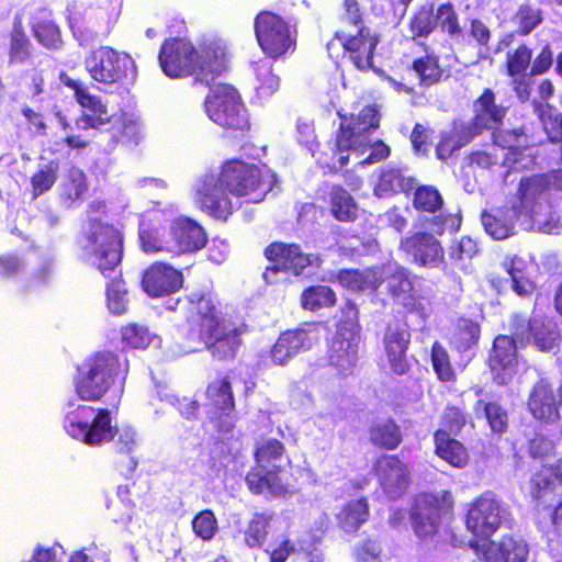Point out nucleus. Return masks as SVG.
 I'll use <instances>...</instances> for the list:
<instances>
[{"mask_svg": "<svg viewBox=\"0 0 562 562\" xmlns=\"http://www.w3.org/2000/svg\"><path fill=\"white\" fill-rule=\"evenodd\" d=\"M64 429L74 439L90 446H102L115 434V447L121 453H131L137 443L134 428L126 426L114 431L109 409L69 402L64 417Z\"/></svg>", "mask_w": 562, "mask_h": 562, "instance_id": "nucleus-1", "label": "nucleus"}, {"mask_svg": "<svg viewBox=\"0 0 562 562\" xmlns=\"http://www.w3.org/2000/svg\"><path fill=\"white\" fill-rule=\"evenodd\" d=\"M128 361L117 353H87L76 363L74 385L82 401H100L111 389L117 397L124 390Z\"/></svg>", "mask_w": 562, "mask_h": 562, "instance_id": "nucleus-2", "label": "nucleus"}, {"mask_svg": "<svg viewBox=\"0 0 562 562\" xmlns=\"http://www.w3.org/2000/svg\"><path fill=\"white\" fill-rule=\"evenodd\" d=\"M186 319L189 331L211 351H236L243 341L241 327L225 329L212 293L194 291L186 295Z\"/></svg>", "mask_w": 562, "mask_h": 562, "instance_id": "nucleus-3", "label": "nucleus"}, {"mask_svg": "<svg viewBox=\"0 0 562 562\" xmlns=\"http://www.w3.org/2000/svg\"><path fill=\"white\" fill-rule=\"evenodd\" d=\"M138 236L140 246L146 254L167 252L172 256L193 254L202 250L207 244V234L196 221L180 216L170 226H161L154 221L139 223Z\"/></svg>", "mask_w": 562, "mask_h": 562, "instance_id": "nucleus-4", "label": "nucleus"}, {"mask_svg": "<svg viewBox=\"0 0 562 562\" xmlns=\"http://www.w3.org/2000/svg\"><path fill=\"white\" fill-rule=\"evenodd\" d=\"M401 64L405 72L400 75V79L386 77L389 85L398 93L414 95L417 87L429 89L450 77V71L441 63L440 55L424 42H413L403 53Z\"/></svg>", "mask_w": 562, "mask_h": 562, "instance_id": "nucleus-5", "label": "nucleus"}, {"mask_svg": "<svg viewBox=\"0 0 562 562\" xmlns=\"http://www.w3.org/2000/svg\"><path fill=\"white\" fill-rule=\"evenodd\" d=\"M233 196H251L250 202L259 203L277 184L276 173L265 165L229 158L222 162L216 173Z\"/></svg>", "mask_w": 562, "mask_h": 562, "instance_id": "nucleus-6", "label": "nucleus"}, {"mask_svg": "<svg viewBox=\"0 0 562 562\" xmlns=\"http://www.w3.org/2000/svg\"><path fill=\"white\" fill-rule=\"evenodd\" d=\"M204 109L211 121L221 126L228 138L249 136V114L238 90L231 85L216 86L205 98Z\"/></svg>", "mask_w": 562, "mask_h": 562, "instance_id": "nucleus-7", "label": "nucleus"}, {"mask_svg": "<svg viewBox=\"0 0 562 562\" xmlns=\"http://www.w3.org/2000/svg\"><path fill=\"white\" fill-rule=\"evenodd\" d=\"M80 244L82 250L94 259L104 277L122 261L123 235L111 224L90 221L88 229L80 237Z\"/></svg>", "mask_w": 562, "mask_h": 562, "instance_id": "nucleus-8", "label": "nucleus"}, {"mask_svg": "<svg viewBox=\"0 0 562 562\" xmlns=\"http://www.w3.org/2000/svg\"><path fill=\"white\" fill-rule=\"evenodd\" d=\"M342 121L335 133L334 153L339 154V168L345 167L350 150L363 154L368 149L369 134L380 126V113L375 105L363 106L358 114L341 116Z\"/></svg>", "mask_w": 562, "mask_h": 562, "instance_id": "nucleus-9", "label": "nucleus"}, {"mask_svg": "<svg viewBox=\"0 0 562 562\" xmlns=\"http://www.w3.org/2000/svg\"><path fill=\"white\" fill-rule=\"evenodd\" d=\"M257 43L266 56L280 59L296 49L297 31L271 11L259 12L254 21Z\"/></svg>", "mask_w": 562, "mask_h": 562, "instance_id": "nucleus-10", "label": "nucleus"}, {"mask_svg": "<svg viewBox=\"0 0 562 562\" xmlns=\"http://www.w3.org/2000/svg\"><path fill=\"white\" fill-rule=\"evenodd\" d=\"M418 279V276L400 265L379 270V288L384 284L386 294L394 303L401 304L406 314H416L425 319L428 316L425 297L416 293L414 288Z\"/></svg>", "mask_w": 562, "mask_h": 562, "instance_id": "nucleus-11", "label": "nucleus"}, {"mask_svg": "<svg viewBox=\"0 0 562 562\" xmlns=\"http://www.w3.org/2000/svg\"><path fill=\"white\" fill-rule=\"evenodd\" d=\"M265 258L271 263L268 266L262 278L267 284H272V277L279 272L291 273L301 277L304 270L311 266L321 267L322 258L318 255L303 252L300 245L283 241L270 243L263 250Z\"/></svg>", "mask_w": 562, "mask_h": 562, "instance_id": "nucleus-12", "label": "nucleus"}, {"mask_svg": "<svg viewBox=\"0 0 562 562\" xmlns=\"http://www.w3.org/2000/svg\"><path fill=\"white\" fill-rule=\"evenodd\" d=\"M226 186L214 172L198 178L193 186V203L198 210L209 217L226 222L239 205L232 199Z\"/></svg>", "mask_w": 562, "mask_h": 562, "instance_id": "nucleus-13", "label": "nucleus"}, {"mask_svg": "<svg viewBox=\"0 0 562 562\" xmlns=\"http://www.w3.org/2000/svg\"><path fill=\"white\" fill-rule=\"evenodd\" d=\"M83 65L92 80L112 86L123 83L128 78L134 61L127 54L110 46H100L86 56Z\"/></svg>", "mask_w": 562, "mask_h": 562, "instance_id": "nucleus-14", "label": "nucleus"}, {"mask_svg": "<svg viewBox=\"0 0 562 562\" xmlns=\"http://www.w3.org/2000/svg\"><path fill=\"white\" fill-rule=\"evenodd\" d=\"M198 48L186 37H168L158 50V64L162 72L172 79L194 75Z\"/></svg>", "mask_w": 562, "mask_h": 562, "instance_id": "nucleus-15", "label": "nucleus"}, {"mask_svg": "<svg viewBox=\"0 0 562 562\" xmlns=\"http://www.w3.org/2000/svg\"><path fill=\"white\" fill-rule=\"evenodd\" d=\"M334 37L340 42L345 55L357 69L366 71L373 68L374 53L380 42L374 31L370 27H361L356 32L338 30Z\"/></svg>", "mask_w": 562, "mask_h": 562, "instance_id": "nucleus-16", "label": "nucleus"}, {"mask_svg": "<svg viewBox=\"0 0 562 562\" xmlns=\"http://www.w3.org/2000/svg\"><path fill=\"white\" fill-rule=\"evenodd\" d=\"M59 81L66 88L74 91L75 100L81 108L91 112L90 114L82 113L75 120V127L78 131L98 130L100 126L108 123L106 105L102 103L99 97L91 94L82 82L72 79L65 71L59 74Z\"/></svg>", "mask_w": 562, "mask_h": 562, "instance_id": "nucleus-17", "label": "nucleus"}, {"mask_svg": "<svg viewBox=\"0 0 562 562\" xmlns=\"http://www.w3.org/2000/svg\"><path fill=\"white\" fill-rule=\"evenodd\" d=\"M506 517V509L502 503L491 494H483L469 508L467 528L474 536L491 537Z\"/></svg>", "mask_w": 562, "mask_h": 562, "instance_id": "nucleus-18", "label": "nucleus"}, {"mask_svg": "<svg viewBox=\"0 0 562 562\" xmlns=\"http://www.w3.org/2000/svg\"><path fill=\"white\" fill-rule=\"evenodd\" d=\"M400 249L418 267L437 268L445 261L443 247L427 232H416L402 238Z\"/></svg>", "mask_w": 562, "mask_h": 562, "instance_id": "nucleus-19", "label": "nucleus"}, {"mask_svg": "<svg viewBox=\"0 0 562 562\" xmlns=\"http://www.w3.org/2000/svg\"><path fill=\"white\" fill-rule=\"evenodd\" d=\"M228 52L220 41L202 43L198 48V58L194 65L196 81L211 85L215 79L228 71Z\"/></svg>", "mask_w": 562, "mask_h": 562, "instance_id": "nucleus-20", "label": "nucleus"}, {"mask_svg": "<svg viewBox=\"0 0 562 562\" xmlns=\"http://www.w3.org/2000/svg\"><path fill=\"white\" fill-rule=\"evenodd\" d=\"M142 285L150 297L167 296L182 288L183 274L169 263L156 261L145 270Z\"/></svg>", "mask_w": 562, "mask_h": 562, "instance_id": "nucleus-21", "label": "nucleus"}, {"mask_svg": "<svg viewBox=\"0 0 562 562\" xmlns=\"http://www.w3.org/2000/svg\"><path fill=\"white\" fill-rule=\"evenodd\" d=\"M206 397L209 405L214 408L211 418L214 419L217 429L228 432L236 422L231 382L227 379H221L210 383L206 389Z\"/></svg>", "mask_w": 562, "mask_h": 562, "instance_id": "nucleus-22", "label": "nucleus"}, {"mask_svg": "<svg viewBox=\"0 0 562 562\" xmlns=\"http://www.w3.org/2000/svg\"><path fill=\"white\" fill-rule=\"evenodd\" d=\"M378 481L390 498H397L409 484V470L396 456L384 454L374 463Z\"/></svg>", "mask_w": 562, "mask_h": 562, "instance_id": "nucleus-23", "label": "nucleus"}, {"mask_svg": "<svg viewBox=\"0 0 562 562\" xmlns=\"http://www.w3.org/2000/svg\"><path fill=\"white\" fill-rule=\"evenodd\" d=\"M443 512V499L437 495L427 493L418 495L412 513L413 526L417 536L434 535L438 530Z\"/></svg>", "mask_w": 562, "mask_h": 562, "instance_id": "nucleus-24", "label": "nucleus"}, {"mask_svg": "<svg viewBox=\"0 0 562 562\" xmlns=\"http://www.w3.org/2000/svg\"><path fill=\"white\" fill-rule=\"evenodd\" d=\"M473 117L471 121L477 128L495 131L502 127L507 115L508 108L496 102L495 92L485 88L473 101Z\"/></svg>", "mask_w": 562, "mask_h": 562, "instance_id": "nucleus-25", "label": "nucleus"}, {"mask_svg": "<svg viewBox=\"0 0 562 562\" xmlns=\"http://www.w3.org/2000/svg\"><path fill=\"white\" fill-rule=\"evenodd\" d=\"M322 196L333 218L341 223H352L359 216V205L347 188L339 183L327 184Z\"/></svg>", "mask_w": 562, "mask_h": 562, "instance_id": "nucleus-26", "label": "nucleus"}, {"mask_svg": "<svg viewBox=\"0 0 562 562\" xmlns=\"http://www.w3.org/2000/svg\"><path fill=\"white\" fill-rule=\"evenodd\" d=\"M536 319L515 314L510 318L509 335H497L494 338L492 351H517L529 346L533 337Z\"/></svg>", "mask_w": 562, "mask_h": 562, "instance_id": "nucleus-27", "label": "nucleus"}, {"mask_svg": "<svg viewBox=\"0 0 562 562\" xmlns=\"http://www.w3.org/2000/svg\"><path fill=\"white\" fill-rule=\"evenodd\" d=\"M120 344L123 349L154 351L162 347V338L147 325L128 322L120 327Z\"/></svg>", "mask_w": 562, "mask_h": 562, "instance_id": "nucleus-28", "label": "nucleus"}, {"mask_svg": "<svg viewBox=\"0 0 562 562\" xmlns=\"http://www.w3.org/2000/svg\"><path fill=\"white\" fill-rule=\"evenodd\" d=\"M493 144L507 149V159L512 162H517L521 156H531L526 151L532 149L538 145L537 142L531 139L525 126L512 130H495L492 136Z\"/></svg>", "mask_w": 562, "mask_h": 562, "instance_id": "nucleus-29", "label": "nucleus"}, {"mask_svg": "<svg viewBox=\"0 0 562 562\" xmlns=\"http://www.w3.org/2000/svg\"><path fill=\"white\" fill-rule=\"evenodd\" d=\"M280 465L272 464L269 469L266 464H257L246 476V483L251 493L266 496H280L285 492L279 474Z\"/></svg>", "mask_w": 562, "mask_h": 562, "instance_id": "nucleus-30", "label": "nucleus"}, {"mask_svg": "<svg viewBox=\"0 0 562 562\" xmlns=\"http://www.w3.org/2000/svg\"><path fill=\"white\" fill-rule=\"evenodd\" d=\"M550 187L547 175L538 173L522 177L518 183L516 198L518 200L514 209L517 213H532L536 202Z\"/></svg>", "mask_w": 562, "mask_h": 562, "instance_id": "nucleus-31", "label": "nucleus"}, {"mask_svg": "<svg viewBox=\"0 0 562 562\" xmlns=\"http://www.w3.org/2000/svg\"><path fill=\"white\" fill-rule=\"evenodd\" d=\"M8 60L11 65H24L29 63L34 53L31 42L20 16H15L12 29L8 33Z\"/></svg>", "mask_w": 562, "mask_h": 562, "instance_id": "nucleus-32", "label": "nucleus"}, {"mask_svg": "<svg viewBox=\"0 0 562 562\" xmlns=\"http://www.w3.org/2000/svg\"><path fill=\"white\" fill-rule=\"evenodd\" d=\"M31 31L37 43L46 49L58 50L64 45L60 27L47 9L40 10V15L31 22Z\"/></svg>", "mask_w": 562, "mask_h": 562, "instance_id": "nucleus-33", "label": "nucleus"}, {"mask_svg": "<svg viewBox=\"0 0 562 562\" xmlns=\"http://www.w3.org/2000/svg\"><path fill=\"white\" fill-rule=\"evenodd\" d=\"M379 268L340 269L336 273L338 283L352 292H376L379 289Z\"/></svg>", "mask_w": 562, "mask_h": 562, "instance_id": "nucleus-34", "label": "nucleus"}, {"mask_svg": "<svg viewBox=\"0 0 562 562\" xmlns=\"http://www.w3.org/2000/svg\"><path fill=\"white\" fill-rule=\"evenodd\" d=\"M414 179L405 177L398 168L382 169L373 193L378 198H391L400 192H407L413 188Z\"/></svg>", "mask_w": 562, "mask_h": 562, "instance_id": "nucleus-35", "label": "nucleus"}, {"mask_svg": "<svg viewBox=\"0 0 562 562\" xmlns=\"http://www.w3.org/2000/svg\"><path fill=\"white\" fill-rule=\"evenodd\" d=\"M436 453L449 464L463 468L468 463V452L463 445L451 438L443 429H438L434 435Z\"/></svg>", "mask_w": 562, "mask_h": 562, "instance_id": "nucleus-36", "label": "nucleus"}, {"mask_svg": "<svg viewBox=\"0 0 562 562\" xmlns=\"http://www.w3.org/2000/svg\"><path fill=\"white\" fill-rule=\"evenodd\" d=\"M370 441L380 448L394 450L402 442L400 427L392 419L373 422L369 429Z\"/></svg>", "mask_w": 562, "mask_h": 562, "instance_id": "nucleus-37", "label": "nucleus"}, {"mask_svg": "<svg viewBox=\"0 0 562 562\" xmlns=\"http://www.w3.org/2000/svg\"><path fill=\"white\" fill-rule=\"evenodd\" d=\"M300 301L303 310L317 312L334 307L337 303V295L328 285H310L302 291Z\"/></svg>", "mask_w": 562, "mask_h": 562, "instance_id": "nucleus-38", "label": "nucleus"}, {"mask_svg": "<svg viewBox=\"0 0 562 562\" xmlns=\"http://www.w3.org/2000/svg\"><path fill=\"white\" fill-rule=\"evenodd\" d=\"M436 29L451 40L463 37L464 32L459 14L450 1L440 3L436 9Z\"/></svg>", "mask_w": 562, "mask_h": 562, "instance_id": "nucleus-39", "label": "nucleus"}, {"mask_svg": "<svg viewBox=\"0 0 562 562\" xmlns=\"http://www.w3.org/2000/svg\"><path fill=\"white\" fill-rule=\"evenodd\" d=\"M361 341L360 326L357 322L340 321L331 339L330 351H352Z\"/></svg>", "mask_w": 562, "mask_h": 562, "instance_id": "nucleus-40", "label": "nucleus"}, {"mask_svg": "<svg viewBox=\"0 0 562 562\" xmlns=\"http://www.w3.org/2000/svg\"><path fill=\"white\" fill-rule=\"evenodd\" d=\"M481 221L485 232L496 240H503L514 233V224L504 210L483 211Z\"/></svg>", "mask_w": 562, "mask_h": 562, "instance_id": "nucleus-41", "label": "nucleus"}, {"mask_svg": "<svg viewBox=\"0 0 562 562\" xmlns=\"http://www.w3.org/2000/svg\"><path fill=\"white\" fill-rule=\"evenodd\" d=\"M369 516L368 503L364 498L351 501L338 514V524L346 532H355Z\"/></svg>", "mask_w": 562, "mask_h": 562, "instance_id": "nucleus-42", "label": "nucleus"}, {"mask_svg": "<svg viewBox=\"0 0 562 562\" xmlns=\"http://www.w3.org/2000/svg\"><path fill=\"white\" fill-rule=\"evenodd\" d=\"M88 191L87 177L80 169L72 168L61 186L60 198L68 206H72L76 202L82 200Z\"/></svg>", "mask_w": 562, "mask_h": 562, "instance_id": "nucleus-43", "label": "nucleus"}, {"mask_svg": "<svg viewBox=\"0 0 562 562\" xmlns=\"http://www.w3.org/2000/svg\"><path fill=\"white\" fill-rule=\"evenodd\" d=\"M488 366L494 380L498 384H506L518 370V353H491Z\"/></svg>", "mask_w": 562, "mask_h": 562, "instance_id": "nucleus-44", "label": "nucleus"}, {"mask_svg": "<svg viewBox=\"0 0 562 562\" xmlns=\"http://www.w3.org/2000/svg\"><path fill=\"white\" fill-rule=\"evenodd\" d=\"M408 29L413 37H428L436 30V11L432 3L419 5L413 13Z\"/></svg>", "mask_w": 562, "mask_h": 562, "instance_id": "nucleus-45", "label": "nucleus"}, {"mask_svg": "<svg viewBox=\"0 0 562 562\" xmlns=\"http://www.w3.org/2000/svg\"><path fill=\"white\" fill-rule=\"evenodd\" d=\"M532 49L526 44H519L515 49L507 52L504 67L510 78L522 77L531 66Z\"/></svg>", "mask_w": 562, "mask_h": 562, "instance_id": "nucleus-46", "label": "nucleus"}, {"mask_svg": "<svg viewBox=\"0 0 562 562\" xmlns=\"http://www.w3.org/2000/svg\"><path fill=\"white\" fill-rule=\"evenodd\" d=\"M443 198L439 190L430 184L418 186L413 195V207L420 213H436L441 210Z\"/></svg>", "mask_w": 562, "mask_h": 562, "instance_id": "nucleus-47", "label": "nucleus"}, {"mask_svg": "<svg viewBox=\"0 0 562 562\" xmlns=\"http://www.w3.org/2000/svg\"><path fill=\"white\" fill-rule=\"evenodd\" d=\"M105 295L108 308L112 314L123 315L127 312V289L121 274L111 279L106 284Z\"/></svg>", "mask_w": 562, "mask_h": 562, "instance_id": "nucleus-48", "label": "nucleus"}, {"mask_svg": "<svg viewBox=\"0 0 562 562\" xmlns=\"http://www.w3.org/2000/svg\"><path fill=\"white\" fill-rule=\"evenodd\" d=\"M543 21L542 11L529 3H522L513 15V22L517 25L516 33L527 36L533 32Z\"/></svg>", "mask_w": 562, "mask_h": 562, "instance_id": "nucleus-49", "label": "nucleus"}, {"mask_svg": "<svg viewBox=\"0 0 562 562\" xmlns=\"http://www.w3.org/2000/svg\"><path fill=\"white\" fill-rule=\"evenodd\" d=\"M111 138L116 145L137 146L142 138L140 125L134 120L122 119L111 127Z\"/></svg>", "mask_w": 562, "mask_h": 562, "instance_id": "nucleus-50", "label": "nucleus"}, {"mask_svg": "<svg viewBox=\"0 0 562 562\" xmlns=\"http://www.w3.org/2000/svg\"><path fill=\"white\" fill-rule=\"evenodd\" d=\"M59 164L50 160L31 177L32 198L37 199L49 191L58 178Z\"/></svg>", "mask_w": 562, "mask_h": 562, "instance_id": "nucleus-51", "label": "nucleus"}, {"mask_svg": "<svg viewBox=\"0 0 562 562\" xmlns=\"http://www.w3.org/2000/svg\"><path fill=\"white\" fill-rule=\"evenodd\" d=\"M480 325L469 318H461L453 335V345L458 351H467L476 347L480 339Z\"/></svg>", "mask_w": 562, "mask_h": 562, "instance_id": "nucleus-52", "label": "nucleus"}, {"mask_svg": "<svg viewBox=\"0 0 562 562\" xmlns=\"http://www.w3.org/2000/svg\"><path fill=\"white\" fill-rule=\"evenodd\" d=\"M272 515L268 513H255L245 530V542L249 548H260L268 533V527Z\"/></svg>", "mask_w": 562, "mask_h": 562, "instance_id": "nucleus-53", "label": "nucleus"}, {"mask_svg": "<svg viewBox=\"0 0 562 562\" xmlns=\"http://www.w3.org/2000/svg\"><path fill=\"white\" fill-rule=\"evenodd\" d=\"M313 346L311 333L305 329L286 330L281 334L272 351L308 350Z\"/></svg>", "mask_w": 562, "mask_h": 562, "instance_id": "nucleus-54", "label": "nucleus"}, {"mask_svg": "<svg viewBox=\"0 0 562 562\" xmlns=\"http://www.w3.org/2000/svg\"><path fill=\"white\" fill-rule=\"evenodd\" d=\"M411 342V333L397 321L389 323L383 334L385 351H406Z\"/></svg>", "mask_w": 562, "mask_h": 562, "instance_id": "nucleus-55", "label": "nucleus"}, {"mask_svg": "<svg viewBox=\"0 0 562 562\" xmlns=\"http://www.w3.org/2000/svg\"><path fill=\"white\" fill-rule=\"evenodd\" d=\"M555 481L562 483V459L554 465H543L541 470L535 473L531 480L536 488L533 492L535 497L540 498L541 492L550 488Z\"/></svg>", "mask_w": 562, "mask_h": 562, "instance_id": "nucleus-56", "label": "nucleus"}, {"mask_svg": "<svg viewBox=\"0 0 562 562\" xmlns=\"http://www.w3.org/2000/svg\"><path fill=\"white\" fill-rule=\"evenodd\" d=\"M532 340L538 349L546 351L558 348L561 336L554 326L536 319Z\"/></svg>", "mask_w": 562, "mask_h": 562, "instance_id": "nucleus-57", "label": "nucleus"}, {"mask_svg": "<svg viewBox=\"0 0 562 562\" xmlns=\"http://www.w3.org/2000/svg\"><path fill=\"white\" fill-rule=\"evenodd\" d=\"M340 30L356 32L361 27H368L364 23L363 12L358 0H344L340 15Z\"/></svg>", "mask_w": 562, "mask_h": 562, "instance_id": "nucleus-58", "label": "nucleus"}, {"mask_svg": "<svg viewBox=\"0 0 562 562\" xmlns=\"http://www.w3.org/2000/svg\"><path fill=\"white\" fill-rule=\"evenodd\" d=\"M192 529L202 540H211L217 531V519L214 513L210 509L200 512L192 520Z\"/></svg>", "mask_w": 562, "mask_h": 562, "instance_id": "nucleus-59", "label": "nucleus"}, {"mask_svg": "<svg viewBox=\"0 0 562 562\" xmlns=\"http://www.w3.org/2000/svg\"><path fill=\"white\" fill-rule=\"evenodd\" d=\"M283 452L284 447L279 440L268 439L260 443L256 450L257 464H266L267 467H269L271 462L276 464L277 461L282 459Z\"/></svg>", "mask_w": 562, "mask_h": 562, "instance_id": "nucleus-60", "label": "nucleus"}, {"mask_svg": "<svg viewBox=\"0 0 562 562\" xmlns=\"http://www.w3.org/2000/svg\"><path fill=\"white\" fill-rule=\"evenodd\" d=\"M65 550L55 543L53 546L36 544L32 550L30 558L21 562H64Z\"/></svg>", "mask_w": 562, "mask_h": 562, "instance_id": "nucleus-61", "label": "nucleus"}, {"mask_svg": "<svg viewBox=\"0 0 562 562\" xmlns=\"http://www.w3.org/2000/svg\"><path fill=\"white\" fill-rule=\"evenodd\" d=\"M504 266L512 279L514 292L521 297L530 296L536 286L532 281L522 276L520 269L516 268L515 260L510 259L506 261Z\"/></svg>", "mask_w": 562, "mask_h": 562, "instance_id": "nucleus-62", "label": "nucleus"}, {"mask_svg": "<svg viewBox=\"0 0 562 562\" xmlns=\"http://www.w3.org/2000/svg\"><path fill=\"white\" fill-rule=\"evenodd\" d=\"M486 420L494 432L502 434L507 429L508 417L506 411L497 403L484 404Z\"/></svg>", "mask_w": 562, "mask_h": 562, "instance_id": "nucleus-63", "label": "nucleus"}, {"mask_svg": "<svg viewBox=\"0 0 562 562\" xmlns=\"http://www.w3.org/2000/svg\"><path fill=\"white\" fill-rule=\"evenodd\" d=\"M477 244L470 236H462L450 246L449 256L453 260L472 259L477 254Z\"/></svg>", "mask_w": 562, "mask_h": 562, "instance_id": "nucleus-64", "label": "nucleus"}]
</instances>
